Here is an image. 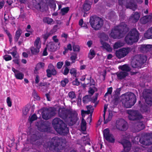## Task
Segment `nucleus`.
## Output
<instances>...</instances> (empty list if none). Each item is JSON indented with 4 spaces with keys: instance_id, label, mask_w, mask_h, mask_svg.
Masks as SVG:
<instances>
[{
    "instance_id": "a18cd8bd",
    "label": "nucleus",
    "mask_w": 152,
    "mask_h": 152,
    "mask_svg": "<svg viewBox=\"0 0 152 152\" xmlns=\"http://www.w3.org/2000/svg\"><path fill=\"white\" fill-rule=\"evenodd\" d=\"M68 95L69 97L71 99H72L74 98H76V95L75 92L73 91H70Z\"/></svg>"
},
{
    "instance_id": "6e6d98bb",
    "label": "nucleus",
    "mask_w": 152,
    "mask_h": 152,
    "mask_svg": "<svg viewBox=\"0 0 152 152\" xmlns=\"http://www.w3.org/2000/svg\"><path fill=\"white\" fill-rule=\"evenodd\" d=\"M73 49L74 51L79 52L80 48L79 46L78 45H74L73 46Z\"/></svg>"
},
{
    "instance_id": "ddd939ff",
    "label": "nucleus",
    "mask_w": 152,
    "mask_h": 152,
    "mask_svg": "<svg viewBox=\"0 0 152 152\" xmlns=\"http://www.w3.org/2000/svg\"><path fill=\"white\" fill-rule=\"evenodd\" d=\"M103 135L107 141L112 143L114 142L115 139L113 138V135L110 133V131L108 129H105L104 130Z\"/></svg>"
},
{
    "instance_id": "20e7f679",
    "label": "nucleus",
    "mask_w": 152,
    "mask_h": 152,
    "mask_svg": "<svg viewBox=\"0 0 152 152\" xmlns=\"http://www.w3.org/2000/svg\"><path fill=\"white\" fill-rule=\"evenodd\" d=\"M146 60V56L140 55H136L133 57L132 61L131 66L134 68H141Z\"/></svg>"
},
{
    "instance_id": "4468645a",
    "label": "nucleus",
    "mask_w": 152,
    "mask_h": 152,
    "mask_svg": "<svg viewBox=\"0 0 152 152\" xmlns=\"http://www.w3.org/2000/svg\"><path fill=\"white\" fill-rule=\"evenodd\" d=\"M136 121V122L134 124L133 126L134 129V132H138L145 128V125L143 124L142 121H141V120Z\"/></svg>"
},
{
    "instance_id": "ea45409f",
    "label": "nucleus",
    "mask_w": 152,
    "mask_h": 152,
    "mask_svg": "<svg viewBox=\"0 0 152 152\" xmlns=\"http://www.w3.org/2000/svg\"><path fill=\"white\" fill-rule=\"evenodd\" d=\"M96 53L94 50L91 49L88 55V57L90 59H92L95 56Z\"/></svg>"
},
{
    "instance_id": "69168bd1",
    "label": "nucleus",
    "mask_w": 152,
    "mask_h": 152,
    "mask_svg": "<svg viewBox=\"0 0 152 152\" xmlns=\"http://www.w3.org/2000/svg\"><path fill=\"white\" fill-rule=\"evenodd\" d=\"M140 110L143 112H145L147 111L148 108L146 106L144 105L141 107Z\"/></svg>"
},
{
    "instance_id": "4d7b16f0",
    "label": "nucleus",
    "mask_w": 152,
    "mask_h": 152,
    "mask_svg": "<svg viewBox=\"0 0 152 152\" xmlns=\"http://www.w3.org/2000/svg\"><path fill=\"white\" fill-rule=\"evenodd\" d=\"M72 83L73 85L78 86L80 85V82L78 81L77 79L76 78L75 80L72 82Z\"/></svg>"
},
{
    "instance_id": "f8f14e48",
    "label": "nucleus",
    "mask_w": 152,
    "mask_h": 152,
    "mask_svg": "<svg viewBox=\"0 0 152 152\" xmlns=\"http://www.w3.org/2000/svg\"><path fill=\"white\" fill-rule=\"evenodd\" d=\"M142 137L140 138V143L144 145H149L152 144V133L151 134Z\"/></svg>"
},
{
    "instance_id": "5fc2aeb1",
    "label": "nucleus",
    "mask_w": 152,
    "mask_h": 152,
    "mask_svg": "<svg viewBox=\"0 0 152 152\" xmlns=\"http://www.w3.org/2000/svg\"><path fill=\"white\" fill-rule=\"evenodd\" d=\"M45 65V64L43 63L40 62L39 63H38L37 66L35 68V69L36 70H37V67L38 68H41L44 67Z\"/></svg>"
},
{
    "instance_id": "393cba45",
    "label": "nucleus",
    "mask_w": 152,
    "mask_h": 152,
    "mask_svg": "<svg viewBox=\"0 0 152 152\" xmlns=\"http://www.w3.org/2000/svg\"><path fill=\"white\" fill-rule=\"evenodd\" d=\"M57 27V25H55L53 29H52L49 32H47L44 35V38H48V37L51 36L53 33L56 32L57 29L56 28Z\"/></svg>"
},
{
    "instance_id": "1a4fd4ad",
    "label": "nucleus",
    "mask_w": 152,
    "mask_h": 152,
    "mask_svg": "<svg viewBox=\"0 0 152 152\" xmlns=\"http://www.w3.org/2000/svg\"><path fill=\"white\" fill-rule=\"evenodd\" d=\"M143 96L146 103L150 106L152 105V91L145 89L143 92Z\"/></svg>"
},
{
    "instance_id": "39448f33",
    "label": "nucleus",
    "mask_w": 152,
    "mask_h": 152,
    "mask_svg": "<svg viewBox=\"0 0 152 152\" xmlns=\"http://www.w3.org/2000/svg\"><path fill=\"white\" fill-rule=\"evenodd\" d=\"M89 22L91 27L95 30H97L102 26L103 24V20L102 19L96 16H92L90 17Z\"/></svg>"
},
{
    "instance_id": "9b49d317",
    "label": "nucleus",
    "mask_w": 152,
    "mask_h": 152,
    "mask_svg": "<svg viewBox=\"0 0 152 152\" xmlns=\"http://www.w3.org/2000/svg\"><path fill=\"white\" fill-rule=\"evenodd\" d=\"M116 126L118 129L122 131H125L128 128L127 122L123 119H121L116 121Z\"/></svg>"
},
{
    "instance_id": "774afa93",
    "label": "nucleus",
    "mask_w": 152,
    "mask_h": 152,
    "mask_svg": "<svg viewBox=\"0 0 152 152\" xmlns=\"http://www.w3.org/2000/svg\"><path fill=\"white\" fill-rule=\"evenodd\" d=\"M33 95L34 98L35 99H38L39 98V97L38 96L37 93L35 91H34L33 93Z\"/></svg>"
},
{
    "instance_id": "2f4dec72",
    "label": "nucleus",
    "mask_w": 152,
    "mask_h": 152,
    "mask_svg": "<svg viewBox=\"0 0 152 152\" xmlns=\"http://www.w3.org/2000/svg\"><path fill=\"white\" fill-rule=\"evenodd\" d=\"M92 99L91 97V96L90 95H87L83 97V102L86 104L89 102L92 101Z\"/></svg>"
},
{
    "instance_id": "dca6fc26",
    "label": "nucleus",
    "mask_w": 152,
    "mask_h": 152,
    "mask_svg": "<svg viewBox=\"0 0 152 152\" xmlns=\"http://www.w3.org/2000/svg\"><path fill=\"white\" fill-rule=\"evenodd\" d=\"M121 143L123 145L125 152H128L129 151L131 147V144L130 141L124 140L121 141Z\"/></svg>"
},
{
    "instance_id": "cd10ccee",
    "label": "nucleus",
    "mask_w": 152,
    "mask_h": 152,
    "mask_svg": "<svg viewBox=\"0 0 152 152\" xmlns=\"http://www.w3.org/2000/svg\"><path fill=\"white\" fill-rule=\"evenodd\" d=\"M150 16H145L140 19L141 23L143 24H145L149 21V17Z\"/></svg>"
},
{
    "instance_id": "3c124183",
    "label": "nucleus",
    "mask_w": 152,
    "mask_h": 152,
    "mask_svg": "<svg viewBox=\"0 0 152 152\" xmlns=\"http://www.w3.org/2000/svg\"><path fill=\"white\" fill-rule=\"evenodd\" d=\"M69 82L67 78L65 79L61 82V84L63 87H64Z\"/></svg>"
},
{
    "instance_id": "7c9ffc66",
    "label": "nucleus",
    "mask_w": 152,
    "mask_h": 152,
    "mask_svg": "<svg viewBox=\"0 0 152 152\" xmlns=\"http://www.w3.org/2000/svg\"><path fill=\"white\" fill-rule=\"evenodd\" d=\"M145 38H152V27L147 30L144 34Z\"/></svg>"
},
{
    "instance_id": "b1692460",
    "label": "nucleus",
    "mask_w": 152,
    "mask_h": 152,
    "mask_svg": "<svg viewBox=\"0 0 152 152\" xmlns=\"http://www.w3.org/2000/svg\"><path fill=\"white\" fill-rule=\"evenodd\" d=\"M100 41L101 44L102 45V47H103L104 49H105L107 51L109 52H110L112 51V48L109 44L105 42L102 39H101Z\"/></svg>"
},
{
    "instance_id": "bf43d9fd",
    "label": "nucleus",
    "mask_w": 152,
    "mask_h": 152,
    "mask_svg": "<svg viewBox=\"0 0 152 152\" xmlns=\"http://www.w3.org/2000/svg\"><path fill=\"white\" fill-rule=\"evenodd\" d=\"M69 68L67 67H66L64 69V71L62 72V73L64 75H66L69 73Z\"/></svg>"
},
{
    "instance_id": "c03bdc74",
    "label": "nucleus",
    "mask_w": 152,
    "mask_h": 152,
    "mask_svg": "<svg viewBox=\"0 0 152 152\" xmlns=\"http://www.w3.org/2000/svg\"><path fill=\"white\" fill-rule=\"evenodd\" d=\"M98 37L99 38H109L108 35L103 32L99 33Z\"/></svg>"
},
{
    "instance_id": "7ed1b4c3",
    "label": "nucleus",
    "mask_w": 152,
    "mask_h": 152,
    "mask_svg": "<svg viewBox=\"0 0 152 152\" xmlns=\"http://www.w3.org/2000/svg\"><path fill=\"white\" fill-rule=\"evenodd\" d=\"M136 98L135 95L133 93L129 92L125 94L122 99V102L126 108H130L135 103Z\"/></svg>"
},
{
    "instance_id": "37998d69",
    "label": "nucleus",
    "mask_w": 152,
    "mask_h": 152,
    "mask_svg": "<svg viewBox=\"0 0 152 152\" xmlns=\"http://www.w3.org/2000/svg\"><path fill=\"white\" fill-rule=\"evenodd\" d=\"M22 33V30L20 29H18L16 31L15 38H19L21 34Z\"/></svg>"
},
{
    "instance_id": "a19ab883",
    "label": "nucleus",
    "mask_w": 152,
    "mask_h": 152,
    "mask_svg": "<svg viewBox=\"0 0 152 152\" xmlns=\"http://www.w3.org/2000/svg\"><path fill=\"white\" fill-rule=\"evenodd\" d=\"M52 124L55 130L57 132V118H55L53 120Z\"/></svg>"
},
{
    "instance_id": "f704fd0d",
    "label": "nucleus",
    "mask_w": 152,
    "mask_h": 152,
    "mask_svg": "<svg viewBox=\"0 0 152 152\" xmlns=\"http://www.w3.org/2000/svg\"><path fill=\"white\" fill-rule=\"evenodd\" d=\"M124 42H121L118 41L115 43L113 45V48L114 49H117L124 45Z\"/></svg>"
},
{
    "instance_id": "423d86ee",
    "label": "nucleus",
    "mask_w": 152,
    "mask_h": 152,
    "mask_svg": "<svg viewBox=\"0 0 152 152\" xmlns=\"http://www.w3.org/2000/svg\"><path fill=\"white\" fill-rule=\"evenodd\" d=\"M67 125L63 121L58 118V133L63 135H66L69 132Z\"/></svg>"
},
{
    "instance_id": "4c0bfd02",
    "label": "nucleus",
    "mask_w": 152,
    "mask_h": 152,
    "mask_svg": "<svg viewBox=\"0 0 152 152\" xmlns=\"http://www.w3.org/2000/svg\"><path fill=\"white\" fill-rule=\"evenodd\" d=\"M120 67L122 71L126 72H128L130 70V68L126 64L122 66H120Z\"/></svg>"
},
{
    "instance_id": "f03ea898",
    "label": "nucleus",
    "mask_w": 152,
    "mask_h": 152,
    "mask_svg": "<svg viewBox=\"0 0 152 152\" xmlns=\"http://www.w3.org/2000/svg\"><path fill=\"white\" fill-rule=\"evenodd\" d=\"M76 113L72 110L63 108H59L58 115L59 117L63 119L69 126H72L76 123V121L72 117V115H75Z\"/></svg>"
},
{
    "instance_id": "338daca9",
    "label": "nucleus",
    "mask_w": 152,
    "mask_h": 152,
    "mask_svg": "<svg viewBox=\"0 0 152 152\" xmlns=\"http://www.w3.org/2000/svg\"><path fill=\"white\" fill-rule=\"evenodd\" d=\"M46 72L47 73V76L48 77H50L51 76L52 73L51 72V70L48 69L46 70Z\"/></svg>"
},
{
    "instance_id": "79ce46f5",
    "label": "nucleus",
    "mask_w": 152,
    "mask_h": 152,
    "mask_svg": "<svg viewBox=\"0 0 152 152\" xmlns=\"http://www.w3.org/2000/svg\"><path fill=\"white\" fill-rule=\"evenodd\" d=\"M54 143L53 142H52L50 143V145H48L47 148H49L50 150L53 151V150H55L56 148V145H54Z\"/></svg>"
},
{
    "instance_id": "c9c22d12",
    "label": "nucleus",
    "mask_w": 152,
    "mask_h": 152,
    "mask_svg": "<svg viewBox=\"0 0 152 152\" xmlns=\"http://www.w3.org/2000/svg\"><path fill=\"white\" fill-rule=\"evenodd\" d=\"M48 3L50 8L53 10H55L56 9V5L55 1L53 0H48Z\"/></svg>"
},
{
    "instance_id": "09e8293b",
    "label": "nucleus",
    "mask_w": 152,
    "mask_h": 152,
    "mask_svg": "<svg viewBox=\"0 0 152 152\" xmlns=\"http://www.w3.org/2000/svg\"><path fill=\"white\" fill-rule=\"evenodd\" d=\"M70 73L73 76L76 77L77 75V71L75 69L73 68L70 69Z\"/></svg>"
},
{
    "instance_id": "5701e85b",
    "label": "nucleus",
    "mask_w": 152,
    "mask_h": 152,
    "mask_svg": "<svg viewBox=\"0 0 152 152\" xmlns=\"http://www.w3.org/2000/svg\"><path fill=\"white\" fill-rule=\"evenodd\" d=\"M116 74L117 75L118 79L121 80L128 76L129 75V73L126 72L122 71L117 72L116 73Z\"/></svg>"
},
{
    "instance_id": "6e6552de",
    "label": "nucleus",
    "mask_w": 152,
    "mask_h": 152,
    "mask_svg": "<svg viewBox=\"0 0 152 152\" xmlns=\"http://www.w3.org/2000/svg\"><path fill=\"white\" fill-rule=\"evenodd\" d=\"M56 112V109L54 108L45 109L42 112V117L44 119L48 120L55 115Z\"/></svg>"
},
{
    "instance_id": "864d4df0",
    "label": "nucleus",
    "mask_w": 152,
    "mask_h": 152,
    "mask_svg": "<svg viewBox=\"0 0 152 152\" xmlns=\"http://www.w3.org/2000/svg\"><path fill=\"white\" fill-rule=\"evenodd\" d=\"M112 114L110 113H109L108 118L106 120H105V119L104 120V124H107L108 121H110L112 118Z\"/></svg>"
},
{
    "instance_id": "0e129e2a",
    "label": "nucleus",
    "mask_w": 152,
    "mask_h": 152,
    "mask_svg": "<svg viewBox=\"0 0 152 152\" xmlns=\"http://www.w3.org/2000/svg\"><path fill=\"white\" fill-rule=\"evenodd\" d=\"M4 30L7 35L9 38H11V35L9 31L5 29L4 28Z\"/></svg>"
},
{
    "instance_id": "f3484780",
    "label": "nucleus",
    "mask_w": 152,
    "mask_h": 152,
    "mask_svg": "<svg viewBox=\"0 0 152 152\" xmlns=\"http://www.w3.org/2000/svg\"><path fill=\"white\" fill-rule=\"evenodd\" d=\"M12 70L14 72L15 78L18 80H22L24 77V74L19 70H16L14 67L12 68Z\"/></svg>"
},
{
    "instance_id": "e433bc0d",
    "label": "nucleus",
    "mask_w": 152,
    "mask_h": 152,
    "mask_svg": "<svg viewBox=\"0 0 152 152\" xmlns=\"http://www.w3.org/2000/svg\"><path fill=\"white\" fill-rule=\"evenodd\" d=\"M86 122L85 120L83 118L82 119V122L81 126V129L83 131H85L86 130Z\"/></svg>"
},
{
    "instance_id": "412c9836",
    "label": "nucleus",
    "mask_w": 152,
    "mask_h": 152,
    "mask_svg": "<svg viewBox=\"0 0 152 152\" xmlns=\"http://www.w3.org/2000/svg\"><path fill=\"white\" fill-rule=\"evenodd\" d=\"M140 18V15L138 12H134L129 18V20L133 22H136Z\"/></svg>"
},
{
    "instance_id": "bb28decb",
    "label": "nucleus",
    "mask_w": 152,
    "mask_h": 152,
    "mask_svg": "<svg viewBox=\"0 0 152 152\" xmlns=\"http://www.w3.org/2000/svg\"><path fill=\"white\" fill-rule=\"evenodd\" d=\"M125 42L129 45H132L138 42L139 39H124Z\"/></svg>"
},
{
    "instance_id": "9d476101",
    "label": "nucleus",
    "mask_w": 152,
    "mask_h": 152,
    "mask_svg": "<svg viewBox=\"0 0 152 152\" xmlns=\"http://www.w3.org/2000/svg\"><path fill=\"white\" fill-rule=\"evenodd\" d=\"M130 51L129 48H123L116 51L115 55L119 59H121L126 56Z\"/></svg>"
},
{
    "instance_id": "052dcab7",
    "label": "nucleus",
    "mask_w": 152,
    "mask_h": 152,
    "mask_svg": "<svg viewBox=\"0 0 152 152\" xmlns=\"http://www.w3.org/2000/svg\"><path fill=\"white\" fill-rule=\"evenodd\" d=\"M34 7L37 10H40L41 9V3H37L34 5Z\"/></svg>"
},
{
    "instance_id": "a878e982",
    "label": "nucleus",
    "mask_w": 152,
    "mask_h": 152,
    "mask_svg": "<svg viewBox=\"0 0 152 152\" xmlns=\"http://www.w3.org/2000/svg\"><path fill=\"white\" fill-rule=\"evenodd\" d=\"M47 48L48 50L53 52L56 50L57 47L52 43H49L47 46Z\"/></svg>"
},
{
    "instance_id": "0eeeda50",
    "label": "nucleus",
    "mask_w": 152,
    "mask_h": 152,
    "mask_svg": "<svg viewBox=\"0 0 152 152\" xmlns=\"http://www.w3.org/2000/svg\"><path fill=\"white\" fill-rule=\"evenodd\" d=\"M128 118L131 121H138L142 118V115L137 110H128Z\"/></svg>"
},
{
    "instance_id": "13d9d810",
    "label": "nucleus",
    "mask_w": 152,
    "mask_h": 152,
    "mask_svg": "<svg viewBox=\"0 0 152 152\" xmlns=\"http://www.w3.org/2000/svg\"><path fill=\"white\" fill-rule=\"evenodd\" d=\"M121 91V88H117L114 91L115 94L114 95H118L119 96L120 94V91Z\"/></svg>"
},
{
    "instance_id": "aec40b11",
    "label": "nucleus",
    "mask_w": 152,
    "mask_h": 152,
    "mask_svg": "<svg viewBox=\"0 0 152 152\" xmlns=\"http://www.w3.org/2000/svg\"><path fill=\"white\" fill-rule=\"evenodd\" d=\"M38 129L40 131L44 132H50L52 131L51 128L49 126L45 124L41 125L38 127Z\"/></svg>"
},
{
    "instance_id": "680f3d73",
    "label": "nucleus",
    "mask_w": 152,
    "mask_h": 152,
    "mask_svg": "<svg viewBox=\"0 0 152 152\" xmlns=\"http://www.w3.org/2000/svg\"><path fill=\"white\" fill-rule=\"evenodd\" d=\"M7 102L8 106L9 107L12 106V102L10 97H7Z\"/></svg>"
},
{
    "instance_id": "c756f323",
    "label": "nucleus",
    "mask_w": 152,
    "mask_h": 152,
    "mask_svg": "<svg viewBox=\"0 0 152 152\" xmlns=\"http://www.w3.org/2000/svg\"><path fill=\"white\" fill-rule=\"evenodd\" d=\"M127 8H129L134 11L137 8V5L132 2H129L126 5Z\"/></svg>"
},
{
    "instance_id": "2eb2a0df",
    "label": "nucleus",
    "mask_w": 152,
    "mask_h": 152,
    "mask_svg": "<svg viewBox=\"0 0 152 152\" xmlns=\"http://www.w3.org/2000/svg\"><path fill=\"white\" fill-rule=\"evenodd\" d=\"M139 35L136 29L133 28L128 33L125 38H139Z\"/></svg>"
},
{
    "instance_id": "f257e3e1",
    "label": "nucleus",
    "mask_w": 152,
    "mask_h": 152,
    "mask_svg": "<svg viewBox=\"0 0 152 152\" xmlns=\"http://www.w3.org/2000/svg\"><path fill=\"white\" fill-rule=\"evenodd\" d=\"M129 30V28L127 25L122 22L114 27V29L111 30L110 36L112 38H122Z\"/></svg>"
},
{
    "instance_id": "4be33fe9",
    "label": "nucleus",
    "mask_w": 152,
    "mask_h": 152,
    "mask_svg": "<svg viewBox=\"0 0 152 152\" xmlns=\"http://www.w3.org/2000/svg\"><path fill=\"white\" fill-rule=\"evenodd\" d=\"M92 2L90 1V0H86L83 5V9L86 12L88 11L91 7Z\"/></svg>"
},
{
    "instance_id": "8fccbe9b",
    "label": "nucleus",
    "mask_w": 152,
    "mask_h": 152,
    "mask_svg": "<svg viewBox=\"0 0 152 152\" xmlns=\"http://www.w3.org/2000/svg\"><path fill=\"white\" fill-rule=\"evenodd\" d=\"M112 89L113 88L112 87L108 88L107 89V92L105 94L104 96L106 97L108 94H111L112 91Z\"/></svg>"
},
{
    "instance_id": "6ab92c4d",
    "label": "nucleus",
    "mask_w": 152,
    "mask_h": 152,
    "mask_svg": "<svg viewBox=\"0 0 152 152\" xmlns=\"http://www.w3.org/2000/svg\"><path fill=\"white\" fill-rule=\"evenodd\" d=\"M41 137V136L39 132H37L35 134H33L31 135L30 138V141L31 143L33 144H35V142L39 139Z\"/></svg>"
},
{
    "instance_id": "e2e57ef3",
    "label": "nucleus",
    "mask_w": 152,
    "mask_h": 152,
    "mask_svg": "<svg viewBox=\"0 0 152 152\" xmlns=\"http://www.w3.org/2000/svg\"><path fill=\"white\" fill-rule=\"evenodd\" d=\"M4 58L6 61H7L11 60L12 59V57L10 55H7L4 56Z\"/></svg>"
},
{
    "instance_id": "473e14b6",
    "label": "nucleus",
    "mask_w": 152,
    "mask_h": 152,
    "mask_svg": "<svg viewBox=\"0 0 152 152\" xmlns=\"http://www.w3.org/2000/svg\"><path fill=\"white\" fill-rule=\"evenodd\" d=\"M39 48L35 47H31L30 50L32 55H37L39 52Z\"/></svg>"
},
{
    "instance_id": "49530a36",
    "label": "nucleus",
    "mask_w": 152,
    "mask_h": 152,
    "mask_svg": "<svg viewBox=\"0 0 152 152\" xmlns=\"http://www.w3.org/2000/svg\"><path fill=\"white\" fill-rule=\"evenodd\" d=\"M73 54V55H72L71 56L70 59L72 61V62L74 63L75 62V60L77 58V54L75 53H74Z\"/></svg>"
},
{
    "instance_id": "72a5a7b5",
    "label": "nucleus",
    "mask_w": 152,
    "mask_h": 152,
    "mask_svg": "<svg viewBox=\"0 0 152 152\" xmlns=\"http://www.w3.org/2000/svg\"><path fill=\"white\" fill-rule=\"evenodd\" d=\"M43 22L48 24H51L52 23H53L54 22L53 19L49 17H46L43 18Z\"/></svg>"
},
{
    "instance_id": "58836bf2",
    "label": "nucleus",
    "mask_w": 152,
    "mask_h": 152,
    "mask_svg": "<svg viewBox=\"0 0 152 152\" xmlns=\"http://www.w3.org/2000/svg\"><path fill=\"white\" fill-rule=\"evenodd\" d=\"M34 47L40 49L41 46V42L40 39H37L34 41Z\"/></svg>"
},
{
    "instance_id": "c85d7f7f",
    "label": "nucleus",
    "mask_w": 152,
    "mask_h": 152,
    "mask_svg": "<svg viewBox=\"0 0 152 152\" xmlns=\"http://www.w3.org/2000/svg\"><path fill=\"white\" fill-rule=\"evenodd\" d=\"M69 7H64L60 9V11L59 14L63 16L67 13L69 11Z\"/></svg>"
},
{
    "instance_id": "de8ad7c7",
    "label": "nucleus",
    "mask_w": 152,
    "mask_h": 152,
    "mask_svg": "<svg viewBox=\"0 0 152 152\" xmlns=\"http://www.w3.org/2000/svg\"><path fill=\"white\" fill-rule=\"evenodd\" d=\"M37 119V117L36 114H34L31 117H29V121L31 123L33 121L36 120Z\"/></svg>"
},
{
    "instance_id": "603ef678",
    "label": "nucleus",
    "mask_w": 152,
    "mask_h": 152,
    "mask_svg": "<svg viewBox=\"0 0 152 152\" xmlns=\"http://www.w3.org/2000/svg\"><path fill=\"white\" fill-rule=\"evenodd\" d=\"M14 57L16 58H18L19 57V56L18 54H17V51L16 50H15L13 52H11L10 53Z\"/></svg>"
},
{
    "instance_id": "a211bd4d",
    "label": "nucleus",
    "mask_w": 152,
    "mask_h": 152,
    "mask_svg": "<svg viewBox=\"0 0 152 152\" xmlns=\"http://www.w3.org/2000/svg\"><path fill=\"white\" fill-rule=\"evenodd\" d=\"M152 49V45H142L140 46V50L142 53H147Z\"/></svg>"
}]
</instances>
